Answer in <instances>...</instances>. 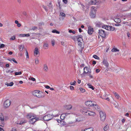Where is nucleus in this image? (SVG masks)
<instances>
[{"label": "nucleus", "instance_id": "obj_19", "mask_svg": "<svg viewBox=\"0 0 131 131\" xmlns=\"http://www.w3.org/2000/svg\"><path fill=\"white\" fill-rule=\"evenodd\" d=\"M26 122V121L25 120L23 119L20 122L18 121L17 123V124H18L22 125L24 123H25Z\"/></svg>", "mask_w": 131, "mask_h": 131}, {"label": "nucleus", "instance_id": "obj_26", "mask_svg": "<svg viewBox=\"0 0 131 131\" xmlns=\"http://www.w3.org/2000/svg\"><path fill=\"white\" fill-rule=\"evenodd\" d=\"M81 131H93V129L92 128H90L85 129L84 130H82Z\"/></svg>", "mask_w": 131, "mask_h": 131}, {"label": "nucleus", "instance_id": "obj_39", "mask_svg": "<svg viewBox=\"0 0 131 131\" xmlns=\"http://www.w3.org/2000/svg\"><path fill=\"white\" fill-rule=\"evenodd\" d=\"M35 63L36 65H37L39 63V61L38 59H35Z\"/></svg>", "mask_w": 131, "mask_h": 131}, {"label": "nucleus", "instance_id": "obj_49", "mask_svg": "<svg viewBox=\"0 0 131 131\" xmlns=\"http://www.w3.org/2000/svg\"><path fill=\"white\" fill-rule=\"evenodd\" d=\"M60 14L61 16L63 17H65V14L63 12H61L60 13Z\"/></svg>", "mask_w": 131, "mask_h": 131}, {"label": "nucleus", "instance_id": "obj_33", "mask_svg": "<svg viewBox=\"0 0 131 131\" xmlns=\"http://www.w3.org/2000/svg\"><path fill=\"white\" fill-rule=\"evenodd\" d=\"M111 51L113 52H119V50L116 48H113L111 50Z\"/></svg>", "mask_w": 131, "mask_h": 131}, {"label": "nucleus", "instance_id": "obj_4", "mask_svg": "<svg viewBox=\"0 0 131 131\" xmlns=\"http://www.w3.org/2000/svg\"><path fill=\"white\" fill-rule=\"evenodd\" d=\"M96 8L94 6L92 7L90 16L92 18H94L95 16L96 12Z\"/></svg>", "mask_w": 131, "mask_h": 131}, {"label": "nucleus", "instance_id": "obj_13", "mask_svg": "<svg viewBox=\"0 0 131 131\" xmlns=\"http://www.w3.org/2000/svg\"><path fill=\"white\" fill-rule=\"evenodd\" d=\"M34 56L35 57H38L39 55V52L38 48L36 47L35 48L34 51Z\"/></svg>", "mask_w": 131, "mask_h": 131}, {"label": "nucleus", "instance_id": "obj_64", "mask_svg": "<svg viewBox=\"0 0 131 131\" xmlns=\"http://www.w3.org/2000/svg\"><path fill=\"white\" fill-rule=\"evenodd\" d=\"M0 131H4L3 128L0 127Z\"/></svg>", "mask_w": 131, "mask_h": 131}, {"label": "nucleus", "instance_id": "obj_58", "mask_svg": "<svg viewBox=\"0 0 131 131\" xmlns=\"http://www.w3.org/2000/svg\"><path fill=\"white\" fill-rule=\"evenodd\" d=\"M115 25L116 26H120L121 25V24H116Z\"/></svg>", "mask_w": 131, "mask_h": 131}, {"label": "nucleus", "instance_id": "obj_27", "mask_svg": "<svg viewBox=\"0 0 131 131\" xmlns=\"http://www.w3.org/2000/svg\"><path fill=\"white\" fill-rule=\"evenodd\" d=\"M19 49L20 51H22L24 48V46L23 45H20L19 46Z\"/></svg>", "mask_w": 131, "mask_h": 131}, {"label": "nucleus", "instance_id": "obj_16", "mask_svg": "<svg viewBox=\"0 0 131 131\" xmlns=\"http://www.w3.org/2000/svg\"><path fill=\"white\" fill-rule=\"evenodd\" d=\"M43 70L44 72H47L48 70V68L47 64H45L43 65Z\"/></svg>", "mask_w": 131, "mask_h": 131}, {"label": "nucleus", "instance_id": "obj_41", "mask_svg": "<svg viewBox=\"0 0 131 131\" xmlns=\"http://www.w3.org/2000/svg\"><path fill=\"white\" fill-rule=\"evenodd\" d=\"M110 28L109 29V30L113 31L115 29V28L114 27L112 26H110Z\"/></svg>", "mask_w": 131, "mask_h": 131}, {"label": "nucleus", "instance_id": "obj_15", "mask_svg": "<svg viewBox=\"0 0 131 131\" xmlns=\"http://www.w3.org/2000/svg\"><path fill=\"white\" fill-rule=\"evenodd\" d=\"M59 112L58 110H56L53 112V115L54 116H58L60 115Z\"/></svg>", "mask_w": 131, "mask_h": 131}, {"label": "nucleus", "instance_id": "obj_32", "mask_svg": "<svg viewBox=\"0 0 131 131\" xmlns=\"http://www.w3.org/2000/svg\"><path fill=\"white\" fill-rule=\"evenodd\" d=\"M66 116L65 114L63 113L61 114L60 116V118L61 119L63 120L65 118Z\"/></svg>", "mask_w": 131, "mask_h": 131}, {"label": "nucleus", "instance_id": "obj_2", "mask_svg": "<svg viewBox=\"0 0 131 131\" xmlns=\"http://www.w3.org/2000/svg\"><path fill=\"white\" fill-rule=\"evenodd\" d=\"M32 95L35 96L39 98H43L45 96L44 93L38 90H35L32 92Z\"/></svg>", "mask_w": 131, "mask_h": 131}, {"label": "nucleus", "instance_id": "obj_54", "mask_svg": "<svg viewBox=\"0 0 131 131\" xmlns=\"http://www.w3.org/2000/svg\"><path fill=\"white\" fill-rule=\"evenodd\" d=\"M126 119L124 118H123L122 120V123H125V121Z\"/></svg>", "mask_w": 131, "mask_h": 131}, {"label": "nucleus", "instance_id": "obj_62", "mask_svg": "<svg viewBox=\"0 0 131 131\" xmlns=\"http://www.w3.org/2000/svg\"><path fill=\"white\" fill-rule=\"evenodd\" d=\"M31 80L33 81H34L35 80V79L33 77L31 78Z\"/></svg>", "mask_w": 131, "mask_h": 131}, {"label": "nucleus", "instance_id": "obj_37", "mask_svg": "<svg viewBox=\"0 0 131 131\" xmlns=\"http://www.w3.org/2000/svg\"><path fill=\"white\" fill-rule=\"evenodd\" d=\"M52 32L53 33H56L57 34H59L60 32L59 31H57L56 29H53L52 31Z\"/></svg>", "mask_w": 131, "mask_h": 131}, {"label": "nucleus", "instance_id": "obj_21", "mask_svg": "<svg viewBox=\"0 0 131 131\" xmlns=\"http://www.w3.org/2000/svg\"><path fill=\"white\" fill-rule=\"evenodd\" d=\"M114 21L117 23H120L121 22V19L118 17L114 18Z\"/></svg>", "mask_w": 131, "mask_h": 131}, {"label": "nucleus", "instance_id": "obj_14", "mask_svg": "<svg viewBox=\"0 0 131 131\" xmlns=\"http://www.w3.org/2000/svg\"><path fill=\"white\" fill-rule=\"evenodd\" d=\"M93 32V28L90 27H88V33L90 35L92 34Z\"/></svg>", "mask_w": 131, "mask_h": 131}, {"label": "nucleus", "instance_id": "obj_61", "mask_svg": "<svg viewBox=\"0 0 131 131\" xmlns=\"http://www.w3.org/2000/svg\"><path fill=\"white\" fill-rule=\"evenodd\" d=\"M61 44L62 45L64 46L65 45L64 44V42L63 41H61Z\"/></svg>", "mask_w": 131, "mask_h": 131}, {"label": "nucleus", "instance_id": "obj_36", "mask_svg": "<svg viewBox=\"0 0 131 131\" xmlns=\"http://www.w3.org/2000/svg\"><path fill=\"white\" fill-rule=\"evenodd\" d=\"M0 119L2 121H3L4 120V116L2 113L0 114Z\"/></svg>", "mask_w": 131, "mask_h": 131}, {"label": "nucleus", "instance_id": "obj_38", "mask_svg": "<svg viewBox=\"0 0 131 131\" xmlns=\"http://www.w3.org/2000/svg\"><path fill=\"white\" fill-rule=\"evenodd\" d=\"M87 85L88 86L89 88L91 89L92 90H94V88L91 85V84L90 83H89Z\"/></svg>", "mask_w": 131, "mask_h": 131}, {"label": "nucleus", "instance_id": "obj_30", "mask_svg": "<svg viewBox=\"0 0 131 131\" xmlns=\"http://www.w3.org/2000/svg\"><path fill=\"white\" fill-rule=\"evenodd\" d=\"M72 106L71 105H69L66 106V108L67 110H70L72 108Z\"/></svg>", "mask_w": 131, "mask_h": 131}, {"label": "nucleus", "instance_id": "obj_17", "mask_svg": "<svg viewBox=\"0 0 131 131\" xmlns=\"http://www.w3.org/2000/svg\"><path fill=\"white\" fill-rule=\"evenodd\" d=\"M93 107L95 108V109L97 111H99L100 110V107L98 105L95 104V102H94V104L93 105Z\"/></svg>", "mask_w": 131, "mask_h": 131}, {"label": "nucleus", "instance_id": "obj_6", "mask_svg": "<svg viewBox=\"0 0 131 131\" xmlns=\"http://www.w3.org/2000/svg\"><path fill=\"white\" fill-rule=\"evenodd\" d=\"M83 74H90L91 72V70L89 67H85L84 68Z\"/></svg>", "mask_w": 131, "mask_h": 131}, {"label": "nucleus", "instance_id": "obj_43", "mask_svg": "<svg viewBox=\"0 0 131 131\" xmlns=\"http://www.w3.org/2000/svg\"><path fill=\"white\" fill-rule=\"evenodd\" d=\"M58 123H59L61 125H62L63 123V121L60 120H58L57 121Z\"/></svg>", "mask_w": 131, "mask_h": 131}, {"label": "nucleus", "instance_id": "obj_52", "mask_svg": "<svg viewBox=\"0 0 131 131\" xmlns=\"http://www.w3.org/2000/svg\"><path fill=\"white\" fill-rule=\"evenodd\" d=\"M62 1L65 4H67L68 3V0H62Z\"/></svg>", "mask_w": 131, "mask_h": 131}, {"label": "nucleus", "instance_id": "obj_47", "mask_svg": "<svg viewBox=\"0 0 131 131\" xmlns=\"http://www.w3.org/2000/svg\"><path fill=\"white\" fill-rule=\"evenodd\" d=\"M55 41L54 40H52L51 41V44L52 46H54V45Z\"/></svg>", "mask_w": 131, "mask_h": 131}, {"label": "nucleus", "instance_id": "obj_31", "mask_svg": "<svg viewBox=\"0 0 131 131\" xmlns=\"http://www.w3.org/2000/svg\"><path fill=\"white\" fill-rule=\"evenodd\" d=\"M8 60L10 61H12L16 63H17V61L15 60V59L14 58L9 59H8Z\"/></svg>", "mask_w": 131, "mask_h": 131}, {"label": "nucleus", "instance_id": "obj_42", "mask_svg": "<svg viewBox=\"0 0 131 131\" xmlns=\"http://www.w3.org/2000/svg\"><path fill=\"white\" fill-rule=\"evenodd\" d=\"M93 57L96 59L99 60V57L97 56L96 55H94L93 56Z\"/></svg>", "mask_w": 131, "mask_h": 131}, {"label": "nucleus", "instance_id": "obj_9", "mask_svg": "<svg viewBox=\"0 0 131 131\" xmlns=\"http://www.w3.org/2000/svg\"><path fill=\"white\" fill-rule=\"evenodd\" d=\"M10 104V101L9 100H7L5 101L4 104V106L5 107L7 108L9 106Z\"/></svg>", "mask_w": 131, "mask_h": 131}, {"label": "nucleus", "instance_id": "obj_34", "mask_svg": "<svg viewBox=\"0 0 131 131\" xmlns=\"http://www.w3.org/2000/svg\"><path fill=\"white\" fill-rule=\"evenodd\" d=\"M95 5L99 4L101 3V0H95Z\"/></svg>", "mask_w": 131, "mask_h": 131}, {"label": "nucleus", "instance_id": "obj_44", "mask_svg": "<svg viewBox=\"0 0 131 131\" xmlns=\"http://www.w3.org/2000/svg\"><path fill=\"white\" fill-rule=\"evenodd\" d=\"M79 89H80V90L81 92L83 93L85 91V90L83 88H80Z\"/></svg>", "mask_w": 131, "mask_h": 131}, {"label": "nucleus", "instance_id": "obj_24", "mask_svg": "<svg viewBox=\"0 0 131 131\" xmlns=\"http://www.w3.org/2000/svg\"><path fill=\"white\" fill-rule=\"evenodd\" d=\"M5 84L7 86H12L14 84V83L13 82H11L9 83H8L7 82L5 83Z\"/></svg>", "mask_w": 131, "mask_h": 131}, {"label": "nucleus", "instance_id": "obj_29", "mask_svg": "<svg viewBox=\"0 0 131 131\" xmlns=\"http://www.w3.org/2000/svg\"><path fill=\"white\" fill-rule=\"evenodd\" d=\"M19 36L22 37L25 36L29 37L30 36V35L29 34H22L19 35Z\"/></svg>", "mask_w": 131, "mask_h": 131}, {"label": "nucleus", "instance_id": "obj_50", "mask_svg": "<svg viewBox=\"0 0 131 131\" xmlns=\"http://www.w3.org/2000/svg\"><path fill=\"white\" fill-rule=\"evenodd\" d=\"M37 27L36 26H34L32 27L31 30H34L37 29Z\"/></svg>", "mask_w": 131, "mask_h": 131}, {"label": "nucleus", "instance_id": "obj_51", "mask_svg": "<svg viewBox=\"0 0 131 131\" xmlns=\"http://www.w3.org/2000/svg\"><path fill=\"white\" fill-rule=\"evenodd\" d=\"M70 89L71 90H74V87L73 86H70Z\"/></svg>", "mask_w": 131, "mask_h": 131}, {"label": "nucleus", "instance_id": "obj_55", "mask_svg": "<svg viewBox=\"0 0 131 131\" xmlns=\"http://www.w3.org/2000/svg\"><path fill=\"white\" fill-rule=\"evenodd\" d=\"M26 55L27 56V58H29V56L28 53V51L27 50L26 51Z\"/></svg>", "mask_w": 131, "mask_h": 131}, {"label": "nucleus", "instance_id": "obj_59", "mask_svg": "<svg viewBox=\"0 0 131 131\" xmlns=\"http://www.w3.org/2000/svg\"><path fill=\"white\" fill-rule=\"evenodd\" d=\"M11 131H17L16 129L15 128H13Z\"/></svg>", "mask_w": 131, "mask_h": 131}, {"label": "nucleus", "instance_id": "obj_7", "mask_svg": "<svg viewBox=\"0 0 131 131\" xmlns=\"http://www.w3.org/2000/svg\"><path fill=\"white\" fill-rule=\"evenodd\" d=\"M53 117V116L50 114H48L45 115L43 117L44 120L46 121H48L51 119Z\"/></svg>", "mask_w": 131, "mask_h": 131}, {"label": "nucleus", "instance_id": "obj_35", "mask_svg": "<svg viewBox=\"0 0 131 131\" xmlns=\"http://www.w3.org/2000/svg\"><path fill=\"white\" fill-rule=\"evenodd\" d=\"M109 127V126L107 124L106 125V126L104 127L103 128L104 130V131L107 130L108 129Z\"/></svg>", "mask_w": 131, "mask_h": 131}, {"label": "nucleus", "instance_id": "obj_10", "mask_svg": "<svg viewBox=\"0 0 131 131\" xmlns=\"http://www.w3.org/2000/svg\"><path fill=\"white\" fill-rule=\"evenodd\" d=\"M94 102L91 101H87L85 102V104L87 106H93Z\"/></svg>", "mask_w": 131, "mask_h": 131}, {"label": "nucleus", "instance_id": "obj_60", "mask_svg": "<svg viewBox=\"0 0 131 131\" xmlns=\"http://www.w3.org/2000/svg\"><path fill=\"white\" fill-rule=\"evenodd\" d=\"M89 74V76L90 77V78H93V76L91 74V73Z\"/></svg>", "mask_w": 131, "mask_h": 131}, {"label": "nucleus", "instance_id": "obj_18", "mask_svg": "<svg viewBox=\"0 0 131 131\" xmlns=\"http://www.w3.org/2000/svg\"><path fill=\"white\" fill-rule=\"evenodd\" d=\"M89 5H95V0H91L88 3Z\"/></svg>", "mask_w": 131, "mask_h": 131}, {"label": "nucleus", "instance_id": "obj_57", "mask_svg": "<svg viewBox=\"0 0 131 131\" xmlns=\"http://www.w3.org/2000/svg\"><path fill=\"white\" fill-rule=\"evenodd\" d=\"M95 71L96 73H98L100 72V70L99 69H97Z\"/></svg>", "mask_w": 131, "mask_h": 131}, {"label": "nucleus", "instance_id": "obj_25", "mask_svg": "<svg viewBox=\"0 0 131 131\" xmlns=\"http://www.w3.org/2000/svg\"><path fill=\"white\" fill-rule=\"evenodd\" d=\"M48 44L47 43H44L43 46V48L45 49H46L48 48Z\"/></svg>", "mask_w": 131, "mask_h": 131}, {"label": "nucleus", "instance_id": "obj_23", "mask_svg": "<svg viewBox=\"0 0 131 131\" xmlns=\"http://www.w3.org/2000/svg\"><path fill=\"white\" fill-rule=\"evenodd\" d=\"M102 28L107 30H109V29L110 28V26L106 25H103L102 26Z\"/></svg>", "mask_w": 131, "mask_h": 131}, {"label": "nucleus", "instance_id": "obj_40", "mask_svg": "<svg viewBox=\"0 0 131 131\" xmlns=\"http://www.w3.org/2000/svg\"><path fill=\"white\" fill-rule=\"evenodd\" d=\"M22 74V72L21 71L19 72H16L15 73V75H21Z\"/></svg>", "mask_w": 131, "mask_h": 131}, {"label": "nucleus", "instance_id": "obj_8", "mask_svg": "<svg viewBox=\"0 0 131 131\" xmlns=\"http://www.w3.org/2000/svg\"><path fill=\"white\" fill-rule=\"evenodd\" d=\"M99 34L100 36L103 38H105L106 36V32L102 29L99 30Z\"/></svg>", "mask_w": 131, "mask_h": 131}, {"label": "nucleus", "instance_id": "obj_3", "mask_svg": "<svg viewBox=\"0 0 131 131\" xmlns=\"http://www.w3.org/2000/svg\"><path fill=\"white\" fill-rule=\"evenodd\" d=\"M77 43L78 45V50L81 52L83 50L84 47V45L83 43V39L82 37H79L77 38Z\"/></svg>", "mask_w": 131, "mask_h": 131}, {"label": "nucleus", "instance_id": "obj_56", "mask_svg": "<svg viewBox=\"0 0 131 131\" xmlns=\"http://www.w3.org/2000/svg\"><path fill=\"white\" fill-rule=\"evenodd\" d=\"M127 36L128 38H129L130 35V34L129 33V32H127Z\"/></svg>", "mask_w": 131, "mask_h": 131}, {"label": "nucleus", "instance_id": "obj_20", "mask_svg": "<svg viewBox=\"0 0 131 131\" xmlns=\"http://www.w3.org/2000/svg\"><path fill=\"white\" fill-rule=\"evenodd\" d=\"M96 25L98 27H102L103 25V24L100 22H97L96 23Z\"/></svg>", "mask_w": 131, "mask_h": 131}, {"label": "nucleus", "instance_id": "obj_11", "mask_svg": "<svg viewBox=\"0 0 131 131\" xmlns=\"http://www.w3.org/2000/svg\"><path fill=\"white\" fill-rule=\"evenodd\" d=\"M88 111V110H87V109L85 107H83L80 110L81 112L86 116Z\"/></svg>", "mask_w": 131, "mask_h": 131}, {"label": "nucleus", "instance_id": "obj_46", "mask_svg": "<svg viewBox=\"0 0 131 131\" xmlns=\"http://www.w3.org/2000/svg\"><path fill=\"white\" fill-rule=\"evenodd\" d=\"M42 7L45 9L46 11L47 12L48 10V9L47 7L44 5H43L42 6Z\"/></svg>", "mask_w": 131, "mask_h": 131}, {"label": "nucleus", "instance_id": "obj_45", "mask_svg": "<svg viewBox=\"0 0 131 131\" xmlns=\"http://www.w3.org/2000/svg\"><path fill=\"white\" fill-rule=\"evenodd\" d=\"M76 83V82L75 81H74L73 82H70V84L71 85H75Z\"/></svg>", "mask_w": 131, "mask_h": 131}, {"label": "nucleus", "instance_id": "obj_28", "mask_svg": "<svg viewBox=\"0 0 131 131\" xmlns=\"http://www.w3.org/2000/svg\"><path fill=\"white\" fill-rule=\"evenodd\" d=\"M113 94L115 96L116 98L117 99H118L120 98L119 95L116 92H114Z\"/></svg>", "mask_w": 131, "mask_h": 131}, {"label": "nucleus", "instance_id": "obj_22", "mask_svg": "<svg viewBox=\"0 0 131 131\" xmlns=\"http://www.w3.org/2000/svg\"><path fill=\"white\" fill-rule=\"evenodd\" d=\"M103 64L107 67H108V63L107 61L106 60H104L103 61Z\"/></svg>", "mask_w": 131, "mask_h": 131}, {"label": "nucleus", "instance_id": "obj_48", "mask_svg": "<svg viewBox=\"0 0 131 131\" xmlns=\"http://www.w3.org/2000/svg\"><path fill=\"white\" fill-rule=\"evenodd\" d=\"M16 39L15 36H13L12 37L10 38V39L12 40H14Z\"/></svg>", "mask_w": 131, "mask_h": 131}, {"label": "nucleus", "instance_id": "obj_53", "mask_svg": "<svg viewBox=\"0 0 131 131\" xmlns=\"http://www.w3.org/2000/svg\"><path fill=\"white\" fill-rule=\"evenodd\" d=\"M5 46V45L3 44H2L0 45V48H2Z\"/></svg>", "mask_w": 131, "mask_h": 131}, {"label": "nucleus", "instance_id": "obj_1", "mask_svg": "<svg viewBox=\"0 0 131 131\" xmlns=\"http://www.w3.org/2000/svg\"><path fill=\"white\" fill-rule=\"evenodd\" d=\"M26 117L29 119V123L32 124L39 120V118L37 117L36 115L32 113L28 114L26 115Z\"/></svg>", "mask_w": 131, "mask_h": 131}, {"label": "nucleus", "instance_id": "obj_5", "mask_svg": "<svg viewBox=\"0 0 131 131\" xmlns=\"http://www.w3.org/2000/svg\"><path fill=\"white\" fill-rule=\"evenodd\" d=\"M100 120L102 122H103L105 121L106 119V115L104 112L102 111L100 112Z\"/></svg>", "mask_w": 131, "mask_h": 131}, {"label": "nucleus", "instance_id": "obj_63", "mask_svg": "<svg viewBox=\"0 0 131 131\" xmlns=\"http://www.w3.org/2000/svg\"><path fill=\"white\" fill-rule=\"evenodd\" d=\"M45 88L47 89H49L50 88V87L48 85H46L45 86Z\"/></svg>", "mask_w": 131, "mask_h": 131}, {"label": "nucleus", "instance_id": "obj_12", "mask_svg": "<svg viewBox=\"0 0 131 131\" xmlns=\"http://www.w3.org/2000/svg\"><path fill=\"white\" fill-rule=\"evenodd\" d=\"M96 115L95 113L92 111L88 110L86 116H90L93 117L95 116Z\"/></svg>", "mask_w": 131, "mask_h": 131}]
</instances>
